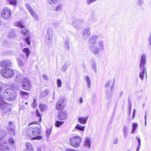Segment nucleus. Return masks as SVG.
<instances>
[{
	"label": "nucleus",
	"instance_id": "f257e3e1",
	"mask_svg": "<svg viewBox=\"0 0 151 151\" xmlns=\"http://www.w3.org/2000/svg\"><path fill=\"white\" fill-rule=\"evenodd\" d=\"M41 129L36 126L29 127L27 129L26 133V135L33 140H40L42 138V137L39 135L41 133Z\"/></svg>",
	"mask_w": 151,
	"mask_h": 151
},
{
	"label": "nucleus",
	"instance_id": "f03ea898",
	"mask_svg": "<svg viewBox=\"0 0 151 151\" xmlns=\"http://www.w3.org/2000/svg\"><path fill=\"white\" fill-rule=\"evenodd\" d=\"M23 52L26 54V58L23 54H21L20 57L17 59V61L20 67H23L24 65V62L27 60L28 57L31 53V51L28 47H25L22 50Z\"/></svg>",
	"mask_w": 151,
	"mask_h": 151
},
{
	"label": "nucleus",
	"instance_id": "7ed1b4c3",
	"mask_svg": "<svg viewBox=\"0 0 151 151\" xmlns=\"http://www.w3.org/2000/svg\"><path fill=\"white\" fill-rule=\"evenodd\" d=\"M15 91L12 88H8L5 89L3 92V96L6 100L12 101L16 97Z\"/></svg>",
	"mask_w": 151,
	"mask_h": 151
},
{
	"label": "nucleus",
	"instance_id": "20e7f679",
	"mask_svg": "<svg viewBox=\"0 0 151 151\" xmlns=\"http://www.w3.org/2000/svg\"><path fill=\"white\" fill-rule=\"evenodd\" d=\"M6 103L3 99L1 95H0V110L4 114L11 112V110Z\"/></svg>",
	"mask_w": 151,
	"mask_h": 151
},
{
	"label": "nucleus",
	"instance_id": "39448f33",
	"mask_svg": "<svg viewBox=\"0 0 151 151\" xmlns=\"http://www.w3.org/2000/svg\"><path fill=\"white\" fill-rule=\"evenodd\" d=\"M82 140L81 137L75 136L71 137L70 140V144L73 147L77 148L79 146Z\"/></svg>",
	"mask_w": 151,
	"mask_h": 151
},
{
	"label": "nucleus",
	"instance_id": "423d86ee",
	"mask_svg": "<svg viewBox=\"0 0 151 151\" xmlns=\"http://www.w3.org/2000/svg\"><path fill=\"white\" fill-rule=\"evenodd\" d=\"M1 74L5 78L12 77L14 75V72L12 69L9 68H3L1 70Z\"/></svg>",
	"mask_w": 151,
	"mask_h": 151
},
{
	"label": "nucleus",
	"instance_id": "0eeeda50",
	"mask_svg": "<svg viewBox=\"0 0 151 151\" xmlns=\"http://www.w3.org/2000/svg\"><path fill=\"white\" fill-rule=\"evenodd\" d=\"M21 86L23 89L27 91H30L32 87L30 81L27 78L23 79L21 81Z\"/></svg>",
	"mask_w": 151,
	"mask_h": 151
},
{
	"label": "nucleus",
	"instance_id": "6e6552de",
	"mask_svg": "<svg viewBox=\"0 0 151 151\" xmlns=\"http://www.w3.org/2000/svg\"><path fill=\"white\" fill-rule=\"evenodd\" d=\"M1 15L4 19H10L11 18L12 12L9 8H4L2 11Z\"/></svg>",
	"mask_w": 151,
	"mask_h": 151
},
{
	"label": "nucleus",
	"instance_id": "1a4fd4ad",
	"mask_svg": "<svg viewBox=\"0 0 151 151\" xmlns=\"http://www.w3.org/2000/svg\"><path fill=\"white\" fill-rule=\"evenodd\" d=\"M25 6L29 12L31 14L34 19L37 21H38L39 20V17L37 15L34 9L28 3L26 4Z\"/></svg>",
	"mask_w": 151,
	"mask_h": 151
},
{
	"label": "nucleus",
	"instance_id": "9d476101",
	"mask_svg": "<svg viewBox=\"0 0 151 151\" xmlns=\"http://www.w3.org/2000/svg\"><path fill=\"white\" fill-rule=\"evenodd\" d=\"M12 63L11 61L8 60H4L1 61L0 63V66L3 68H8L11 67Z\"/></svg>",
	"mask_w": 151,
	"mask_h": 151
},
{
	"label": "nucleus",
	"instance_id": "9b49d317",
	"mask_svg": "<svg viewBox=\"0 0 151 151\" xmlns=\"http://www.w3.org/2000/svg\"><path fill=\"white\" fill-rule=\"evenodd\" d=\"M64 102V101L63 99L59 100L56 106V108L57 110H61L65 107V105Z\"/></svg>",
	"mask_w": 151,
	"mask_h": 151
},
{
	"label": "nucleus",
	"instance_id": "f8f14e48",
	"mask_svg": "<svg viewBox=\"0 0 151 151\" xmlns=\"http://www.w3.org/2000/svg\"><path fill=\"white\" fill-rule=\"evenodd\" d=\"M146 55L143 54L141 57L139 65V68L140 70H145V66L146 63Z\"/></svg>",
	"mask_w": 151,
	"mask_h": 151
},
{
	"label": "nucleus",
	"instance_id": "ddd939ff",
	"mask_svg": "<svg viewBox=\"0 0 151 151\" xmlns=\"http://www.w3.org/2000/svg\"><path fill=\"white\" fill-rule=\"evenodd\" d=\"M58 118L61 120H65L68 118L67 112L66 111H61L59 112Z\"/></svg>",
	"mask_w": 151,
	"mask_h": 151
},
{
	"label": "nucleus",
	"instance_id": "4468645a",
	"mask_svg": "<svg viewBox=\"0 0 151 151\" xmlns=\"http://www.w3.org/2000/svg\"><path fill=\"white\" fill-rule=\"evenodd\" d=\"M0 149L2 151H9L10 146L8 145L7 142H4L0 144Z\"/></svg>",
	"mask_w": 151,
	"mask_h": 151
},
{
	"label": "nucleus",
	"instance_id": "2eb2a0df",
	"mask_svg": "<svg viewBox=\"0 0 151 151\" xmlns=\"http://www.w3.org/2000/svg\"><path fill=\"white\" fill-rule=\"evenodd\" d=\"M25 146L26 147V149L24 150L23 151H34V148L30 142H27L25 144Z\"/></svg>",
	"mask_w": 151,
	"mask_h": 151
},
{
	"label": "nucleus",
	"instance_id": "dca6fc26",
	"mask_svg": "<svg viewBox=\"0 0 151 151\" xmlns=\"http://www.w3.org/2000/svg\"><path fill=\"white\" fill-rule=\"evenodd\" d=\"M6 131L3 129H0V140L3 139L6 136Z\"/></svg>",
	"mask_w": 151,
	"mask_h": 151
},
{
	"label": "nucleus",
	"instance_id": "f3484780",
	"mask_svg": "<svg viewBox=\"0 0 151 151\" xmlns=\"http://www.w3.org/2000/svg\"><path fill=\"white\" fill-rule=\"evenodd\" d=\"M88 117H80L78 118V122L81 124H85L87 122Z\"/></svg>",
	"mask_w": 151,
	"mask_h": 151
},
{
	"label": "nucleus",
	"instance_id": "a211bd4d",
	"mask_svg": "<svg viewBox=\"0 0 151 151\" xmlns=\"http://www.w3.org/2000/svg\"><path fill=\"white\" fill-rule=\"evenodd\" d=\"M65 123L63 120H57L55 122L54 125L56 127H59Z\"/></svg>",
	"mask_w": 151,
	"mask_h": 151
},
{
	"label": "nucleus",
	"instance_id": "6ab92c4d",
	"mask_svg": "<svg viewBox=\"0 0 151 151\" xmlns=\"http://www.w3.org/2000/svg\"><path fill=\"white\" fill-rule=\"evenodd\" d=\"M39 108L41 112L43 113L47 109V106L45 104H40L39 106Z\"/></svg>",
	"mask_w": 151,
	"mask_h": 151
},
{
	"label": "nucleus",
	"instance_id": "aec40b11",
	"mask_svg": "<svg viewBox=\"0 0 151 151\" xmlns=\"http://www.w3.org/2000/svg\"><path fill=\"white\" fill-rule=\"evenodd\" d=\"M91 50L95 54L99 53V49L95 46H92L91 47Z\"/></svg>",
	"mask_w": 151,
	"mask_h": 151
},
{
	"label": "nucleus",
	"instance_id": "412c9836",
	"mask_svg": "<svg viewBox=\"0 0 151 151\" xmlns=\"http://www.w3.org/2000/svg\"><path fill=\"white\" fill-rule=\"evenodd\" d=\"M90 33L89 29L87 28L84 30L83 35L84 37H88L90 36Z\"/></svg>",
	"mask_w": 151,
	"mask_h": 151
},
{
	"label": "nucleus",
	"instance_id": "4be33fe9",
	"mask_svg": "<svg viewBox=\"0 0 151 151\" xmlns=\"http://www.w3.org/2000/svg\"><path fill=\"white\" fill-rule=\"evenodd\" d=\"M35 112L36 114V116L39 118V122L40 123L42 121V114L40 113L38 109H36L35 110Z\"/></svg>",
	"mask_w": 151,
	"mask_h": 151
},
{
	"label": "nucleus",
	"instance_id": "5701e85b",
	"mask_svg": "<svg viewBox=\"0 0 151 151\" xmlns=\"http://www.w3.org/2000/svg\"><path fill=\"white\" fill-rule=\"evenodd\" d=\"M22 34L24 36H27L30 35V32L27 29H22L21 31Z\"/></svg>",
	"mask_w": 151,
	"mask_h": 151
},
{
	"label": "nucleus",
	"instance_id": "b1692460",
	"mask_svg": "<svg viewBox=\"0 0 151 151\" xmlns=\"http://www.w3.org/2000/svg\"><path fill=\"white\" fill-rule=\"evenodd\" d=\"M98 37L96 35H93L91 36L89 40V42L91 44L95 43Z\"/></svg>",
	"mask_w": 151,
	"mask_h": 151
},
{
	"label": "nucleus",
	"instance_id": "393cba45",
	"mask_svg": "<svg viewBox=\"0 0 151 151\" xmlns=\"http://www.w3.org/2000/svg\"><path fill=\"white\" fill-rule=\"evenodd\" d=\"M16 32L14 31H11L7 35V37L8 38H12L16 36Z\"/></svg>",
	"mask_w": 151,
	"mask_h": 151
},
{
	"label": "nucleus",
	"instance_id": "a878e982",
	"mask_svg": "<svg viewBox=\"0 0 151 151\" xmlns=\"http://www.w3.org/2000/svg\"><path fill=\"white\" fill-rule=\"evenodd\" d=\"M141 71L139 74V77L142 80H143L144 78L145 73L146 75V71L145 70H140Z\"/></svg>",
	"mask_w": 151,
	"mask_h": 151
},
{
	"label": "nucleus",
	"instance_id": "bb28decb",
	"mask_svg": "<svg viewBox=\"0 0 151 151\" xmlns=\"http://www.w3.org/2000/svg\"><path fill=\"white\" fill-rule=\"evenodd\" d=\"M16 25L17 27L21 28L25 27L23 23L21 21L17 22L16 23Z\"/></svg>",
	"mask_w": 151,
	"mask_h": 151
},
{
	"label": "nucleus",
	"instance_id": "cd10ccee",
	"mask_svg": "<svg viewBox=\"0 0 151 151\" xmlns=\"http://www.w3.org/2000/svg\"><path fill=\"white\" fill-rule=\"evenodd\" d=\"M52 127L51 126L49 128H47L46 129V136H50L52 132Z\"/></svg>",
	"mask_w": 151,
	"mask_h": 151
},
{
	"label": "nucleus",
	"instance_id": "c85d7f7f",
	"mask_svg": "<svg viewBox=\"0 0 151 151\" xmlns=\"http://www.w3.org/2000/svg\"><path fill=\"white\" fill-rule=\"evenodd\" d=\"M10 4L15 6L17 4L18 0H6Z\"/></svg>",
	"mask_w": 151,
	"mask_h": 151
},
{
	"label": "nucleus",
	"instance_id": "c756f323",
	"mask_svg": "<svg viewBox=\"0 0 151 151\" xmlns=\"http://www.w3.org/2000/svg\"><path fill=\"white\" fill-rule=\"evenodd\" d=\"M30 39L31 37L30 36H27V37L26 38H24V40H25V41L27 44L30 45L31 44V42L30 40Z\"/></svg>",
	"mask_w": 151,
	"mask_h": 151
},
{
	"label": "nucleus",
	"instance_id": "7c9ffc66",
	"mask_svg": "<svg viewBox=\"0 0 151 151\" xmlns=\"http://www.w3.org/2000/svg\"><path fill=\"white\" fill-rule=\"evenodd\" d=\"M75 128L81 131H83L84 130L85 127L81 126L79 124H78L75 127Z\"/></svg>",
	"mask_w": 151,
	"mask_h": 151
},
{
	"label": "nucleus",
	"instance_id": "2f4dec72",
	"mask_svg": "<svg viewBox=\"0 0 151 151\" xmlns=\"http://www.w3.org/2000/svg\"><path fill=\"white\" fill-rule=\"evenodd\" d=\"M85 145L88 146V147H90L91 146V142L90 139H86L84 142Z\"/></svg>",
	"mask_w": 151,
	"mask_h": 151
},
{
	"label": "nucleus",
	"instance_id": "473e14b6",
	"mask_svg": "<svg viewBox=\"0 0 151 151\" xmlns=\"http://www.w3.org/2000/svg\"><path fill=\"white\" fill-rule=\"evenodd\" d=\"M7 129L8 131V132L9 133L11 134L12 132L13 133H14V129L10 126H8Z\"/></svg>",
	"mask_w": 151,
	"mask_h": 151
},
{
	"label": "nucleus",
	"instance_id": "72a5a7b5",
	"mask_svg": "<svg viewBox=\"0 0 151 151\" xmlns=\"http://www.w3.org/2000/svg\"><path fill=\"white\" fill-rule=\"evenodd\" d=\"M32 107L35 109L37 106V104L36 102V100L35 99H33V101L32 104Z\"/></svg>",
	"mask_w": 151,
	"mask_h": 151
},
{
	"label": "nucleus",
	"instance_id": "f704fd0d",
	"mask_svg": "<svg viewBox=\"0 0 151 151\" xmlns=\"http://www.w3.org/2000/svg\"><path fill=\"white\" fill-rule=\"evenodd\" d=\"M20 94L22 96H28L29 94V92H26L25 91H21L20 92Z\"/></svg>",
	"mask_w": 151,
	"mask_h": 151
},
{
	"label": "nucleus",
	"instance_id": "c9c22d12",
	"mask_svg": "<svg viewBox=\"0 0 151 151\" xmlns=\"http://www.w3.org/2000/svg\"><path fill=\"white\" fill-rule=\"evenodd\" d=\"M132 133H133L134 131L135 130L137 126V124L134 123L132 124Z\"/></svg>",
	"mask_w": 151,
	"mask_h": 151
},
{
	"label": "nucleus",
	"instance_id": "e433bc0d",
	"mask_svg": "<svg viewBox=\"0 0 151 151\" xmlns=\"http://www.w3.org/2000/svg\"><path fill=\"white\" fill-rule=\"evenodd\" d=\"M86 81L88 83V87L89 88H90L91 87V83L90 79L88 76H86Z\"/></svg>",
	"mask_w": 151,
	"mask_h": 151
},
{
	"label": "nucleus",
	"instance_id": "4c0bfd02",
	"mask_svg": "<svg viewBox=\"0 0 151 151\" xmlns=\"http://www.w3.org/2000/svg\"><path fill=\"white\" fill-rule=\"evenodd\" d=\"M57 83L58 87H60L61 86L62 83L60 79H58L57 80Z\"/></svg>",
	"mask_w": 151,
	"mask_h": 151
},
{
	"label": "nucleus",
	"instance_id": "58836bf2",
	"mask_svg": "<svg viewBox=\"0 0 151 151\" xmlns=\"http://www.w3.org/2000/svg\"><path fill=\"white\" fill-rule=\"evenodd\" d=\"M8 141L9 143L11 145L13 144L14 142V139L12 137L10 138L9 139Z\"/></svg>",
	"mask_w": 151,
	"mask_h": 151
},
{
	"label": "nucleus",
	"instance_id": "ea45409f",
	"mask_svg": "<svg viewBox=\"0 0 151 151\" xmlns=\"http://www.w3.org/2000/svg\"><path fill=\"white\" fill-rule=\"evenodd\" d=\"M39 121L38 122V121H33V122H31L30 123H29V125L30 126V125H32L33 124H35L39 125Z\"/></svg>",
	"mask_w": 151,
	"mask_h": 151
},
{
	"label": "nucleus",
	"instance_id": "a19ab883",
	"mask_svg": "<svg viewBox=\"0 0 151 151\" xmlns=\"http://www.w3.org/2000/svg\"><path fill=\"white\" fill-rule=\"evenodd\" d=\"M136 112V110L135 109H134L133 110V113H132V118L133 119H134L135 117V114Z\"/></svg>",
	"mask_w": 151,
	"mask_h": 151
},
{
	"label": "nucleus",
	"instance_id": "79ce46f5",
	"mask_svg": "<svg viewBox=\"0 0 151 151\" xmlns=\"http://www.w3.org/2000/svg\"><path fill=\"white\" fill-rule=\"evenodd\" d=\"M43 78L45 80H47L48 79V76L44 74L42 75Z\"/></svg>",
	"mask_w": 151,
	"mask_h": 151
},
{
	"label": "nucleus",
	"instance_id": "37998d69",
	"mask_svg": "<svg viewBox=\"0 0 151 151\" xmlns=\"http://www.w3.org/2000/svg\"><path fill=\"white\" fill-rule=\"evenodd\" d=\"M136 138L137 139L138 142H139V146L141 144V140L139 137H136Z\"/></svg>",
	"mask_w": 151,
	"mask_h": 151
},
{
	"label": "nucleus",
	"instance_id": "c03bdc74",
	"mask_svg": "<svg viewBox=\"0 0 151 151\" xmlns=\"http://www.w3.org/2000/svg\"><path fill=\"white\" fill-rule=\"evenodd\" d=\"M4 89L3 86L1 85H0V93Z\"/></svg>",
	"mask_w": 151,
	"mask_h": 151
},
{
	"label": "nucleus",
	"instance_id": "a18cd8bd",
	"mask_svg": "<svg viewBox=\"0 0 151 151\" xmlns=\"http://www.w3.org/2000/svg\"><path fill=\"white\" fill-rule=\"evenodd\" d=\"M118 142V139L117 138H116L115 139L114 141V143L115 144H117Z\"/></svg>",
	"mask_w": 151,
	"mask_h": 151
},
{
	"label": "nucleus",
	"instance_id": "49530a36",
	"mask_svg": "<svg viewBox=\"0 0 151 151\" xmlns=\"http://www.w3.org/2000/svg\"><path fill=\"white\" fill-rule=\"evenodd\" d=\"M66 151H76L73 149L68 148V149H66Z\"/></svg>",
	"mask_w": 151,
	"mask_h": 151
},
{
	"label": "nucleus",
	"instance_id": "de8ad7c7",
	"mask_svg": "<svg viewBox=\"0 0 151 151\" xmlns=\"http://www.w3.org/2000/svg\"><path fill=\"white\" fill-rule=\"evenodd\" d=\"M110 83V81H108L107 83L106 84V86H108L109 85V84Z\"/></svg>",
	"mask_w": 151,
	"mask_h": 151
},
{
	"label": "nucleus",
	"instance_id": "09e8293b",
	"mask_svg": "<svg viewBox=\"0 0 151 151\" xmlns=\"http://www.w3.org/2000/svg\"><path fill=\"white\" fill-rule=\"evenodd\" d=\"M60 9V6H58L56 8V10H58Z\"/></svg>",
	"mask_w": 151,
	"mask_h": 151
},
{
	"label": "nucleus",
	"instance_id": "8fccbe9b",
	"mask_svg": "<svg viewBox=\"0 0 151 151\" xmlns=\"http://www.w3.org/2000/svg\"><path fill=\"white\" fill-rule=\"evenodd\" d=\"M80 102L81 103H82L83 102V100L82 99V98L81 97L80 98Z\"/></svg>",
	"mask_w": 151,
	"mask_h": 151
},
{
	"label": "nucleus",
	"instance_id": "3c124183",
	"mask_svg": "<svg viewBox=\"0 0 151 151\" xmlns=\"http://www.w3.org/2000/svg\"><path fill=\"white\" fill-rule=\"evenodd\" d=\"M9 124H13V123L12 122H9Z\"/></svg>",
	"mask_w": 151,
	"mask_h": 151
},
{
	"label": "nucleus",
	"instance_id": "603ef678",
	"mask_svg": "<svg viewBox=\"0 0 151 151\" xmlns=\"http://www.w3.org/2000/svg\"><path fill=\"white\" fill-rule=\"evenodd\" d=\"M49 2H50H50H52L53 1V0H49Z\"/></svg>",
	"mask_w": 151,
	"mask_h": 151
},
{
	"label": "nucleus",
	"instance_id": "864d4df0",
	"mask_svg": "<svg viewBox=\"0 0 151 151\" xmlns=\"http://www.w3.org/2000/svg\"><path fill=\"white\" fill-rule=\"evenodd\" d=\"M101 47H99V48H100V49H101V48H103V46H102V45H101Z\"/></svg>",
	"mask_w": 151,
	"mask_h": 151
},
{
	"label": "nucleus",
	"instance_id": "5fc2aeb1",
	"mask_svg": "<svg viewBox=\"0 0 151 151\" xmlns=\"http://www.w3.org/2000/svg\"><path fill=\"white\" fill-rule=\"evenodd\" d=\"M1 21L0 20V26L1 25Z\"/></svg>",
	"mask_w": 151,
	"mask_h": 151
},
{
	"label": "nucleus",
	"instance_id": "6e6d98bb",
	"mask_svg": "<svg viewBox=\"0 0 151 151\" xmlns=\"http://www.w3.org/2000/svg\"><path fill=\"white\" fill-rule=\"evenodd\" d=\"M25 104L26 105H27V104H28V103H27V102H26L25 103Z\"/></svg>",
	"mask_w": 151,
	"mask_h": 151
},
{
	"label": "nucleus",
	"instance_id": "4d7b16f0",
	"mask_svg": "<svg viewBox=\"0 0 151 151\" xmlns=\"http://www.w3.org/2000/svg\"><path fill=\"white\" fill-rule=\"evenodd\" d=\"M37 151H41V150L40 149H38Z\"/></svg>",
	"mask_w": 151,
	"mask_h": 151
},
{
	"label": "nucleus",
	"instance_id": "13d9d810",
	"mask_svg": "<svg viewBox=\"0 0 151 151\" xmlns=\"http://www.w3.org/2000/svg\"><path fill=\"white\" fill-rule=\"evenodd\" d=\"M137 151H138V150H138V148H137Z\"/></svg>",
	"mask_w": 151,
	"mask_h": 151
},
{
	"label": "nucleus",
	"instance_id": "bf43d9fd",
	"mask_svg": "<svg viewBox=\"0 0 151 151\" xmlns=\"http://www.w3.org/2000/svg\"><path fill=\"white\" fill-rule=\"evenodd\" d=\"M146 116H145V119H146Z\"/></svg>",
	"mask_w": 151,
	"mask_h": 151
}]
</instances>
